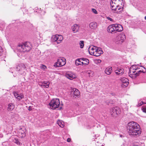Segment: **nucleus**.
<instances>
[{
	"label": "nucleus",
	"instance_id": "obj_1",
	"mask_svg": "<svg viewBox=\"0 0 146 146\" xmlns=\"http://www.w3.org/2000/svg\"><path fill=\"white\" fill-rule=\"evenodd\" d=\"M139 125L134 121L129 122L127 127V131L129 135H139L141 133L139 129Z\"/></svg>",
	"mask_w": 146,
	"mask_h": 146
},
{
	"label": "nucleus",
	"instance_id": "obj_2",
	"mask_svg": "<svg viewBox=\"0 0 146 146\" xmlns=\"http://www.w3.org/2000/svg\"><path fill=\"white\" fill-rule=\"evenodd\" d=\"M141 66L139 65H134L132 66L130 68L129 73V76L132 78H135L141 72L145 73L146 72V69L144 67H142L144 69V70H139L140 69Z\"/></svg>",
	"mask_w": 146,
	"mask_h": 146
},
{
	"label": "nucleus",
	"instance_id": "obj_3",
	"mask_svg": "<svg viewBox=\"0 0 146 146\" xmlns=\"http://www.w3.org/2000/svg\"><path fill=\"white\" fill-rule=\"evenodd\" d=\"M32 46L29 42H26L19 44L17 46V49L21 52H27L31 49Z\"/></svg>",
	"mask_w": 146,
	"mask_h": 146
},
{
	"label": "nucleus",
	"instance_id": "obj_4",
	"mask_svg": "<svg viewBox=\"0 0 146 146\" xmlns=\"http://www.w3.org/2000/svg\"><path fill=\"white\" fill-rule=\"evenodd\" d=\"M114 0H111L110 4L112 10L113 11L114 13H119L123 10V8L119 5L120 3H118Z\"/></svg>",
	"mask_w": 146,
	"mask_h": 146
},
{
	"label": "nucleus",
	"instance_id": "obj_5",
	"mask_svg": "<svg viewBox=\"0 0 146 146\" xmlns=\"http://www.w3.org/2000/svg\"><path fill=\"white\" fill-rule=\"evenodd\" d=\"M16 72H15L17 74L25 75L27 71L25 66L23 64H21L17 66L16 68Z\"/></svg>",
	"mask_w": 146,
	"mask_h": 146
},
{
	"label": "nucleus",
	"instance_id": "obj_6",
	"mask_svg": "<svg viewBox=\"0 0 146 146\" xmlns=\"http://www.w3.org/2000/svg\"><path fill=\"white\" fill-rule=\"evenodd\" d=\"M59 100L58 98L53 99L49 103L50 108L52 109H55L58 108L60 104Z\"/></svg>",
	"mask_w": 146,
	"mask_h": 146
},
{
	"label": "nucleus",
	"instance_id": "obj_7",
	"mask_svg": "<svg viewBox=\"0 0 146 146\" xmlns=\"http://www.w3.org/2000/svg\"><path fill=\"white\" fill-rule=\"evenodd\" d=\"M63 39L62 36L60 35H53L51 38L52 41L53 42H56L57 44L60 43Z\"/></svg>",
	"mask_w": 146,
	"mask_h": 146
},
{
	"label": "nucleus",
	"instance_id": "obj_8",
	"mask_svg": "<svg viewBox=\"0 0 146 146\" xmlns=\"http://www.w3.org/2000/svg\"><path fill=\"white\" fill-rule=\"evenodd\" d=\"M66 63V59L64 58H59L55 62L54 66V67H61L64 65Z\"/></svg>",
	"mask_w": 146,
	"mask_h": 146
},
{
	"label": "nucleus",
	"instance_id": "obj_9",
	"mask_svg": "<svg viewBox=\"0 0 146 146\" xmlns=\"http://www.w3.org/2000/svg\"><path fill=\"white\" fill-rule=\"evenodd\" d=\"M120 108L117 107H115L111 108L110 110V113L111 115L114 117L116 116L120 113Z\"/></svg>",
	"mask_w": 146,
	"mask_h": 146
},
{
	"label": "nucleus",
	"instance_id": "obj_10",
	"mask_svg": "<svg viewBox=\"0 0 146 146\" xmlns=\"http://www.w3.org/2000/svg\"><path fill=\"white\" fill-rule=\"evenodd\" d=\"M125 38L126 37L125 34L122 33L116 37L115 40L118 43H121L123 42Z\"/></svg>",
	"mask_w": 146,
	"mask_h": 146
},
{
	"label": "nucleus",
	"instance_id": "obj_11",
	"mask_svg": "<svg viewBox=\"0 0 146 146\" xmlns=\"http://www.w3.org/2000/svg\"><path fill=\"white\" fill-rule=\"evenodd\" d=\"M91 55L94 56H100L101 54H103V52L101 50L100 48H97V49L95 51V52H91Z\"/></svg>",
	"mask_w": 146,
	"mask_h": 146
},
{
	"label": "nucleus",
	"instance_id": "obj_12",
	"mask_svg": "<svg viewBox=\"0 0 146 146\" xmlns=\"http://www.w3.org/2000/svg\"><path fill=\"white\" fill-rule=\"evenodd\" d=\"M107 30L110 33L114 34L116 33L114 24L110 25L108 27Z\"/></svg>",
	"mask_w": 146,
	"mask_h": 146
},
{
	"label": "nucleus",
	"instance_id": "obj_13",
	"mask_svg": "<svg viewBox=\"0 0 146 146\" xmlns=\"http://www.w3.org/2000/svg\"><path fill=\"white\" fill-rule=\"evenodd\" d=\"M114 25L116 33L117 32H121L123 30V27L120 24H114Z\"/></svg>",
	"mask_w": 146,
	"mask_h": 146
},
{
	"label": "nucleus",
	"instance_id": "obj_14",
	"mask_svg": "<svg viewBox=\"0 0 146 146\" xmlns=\"http://www.w3.org/2000/svg\"><path fill=\"white\" fill-rule=\"evenodd\" d=\"M124 70L121 68L118 67L115 70V73L117 75L121 76L124 73Z\"/></svg>",
	"mask_w": 146,
	"mask_h": 146
},
{
	"label": "nucleus",
	"instance_id": "obj_15",
	"mask_svg": "<svg viewBox=\"0 0 146 146\" xmlns=\"http://www.w3.org/2000/svg\"><path fill=\"white\" fill-rule=\"evenodd\" d=\"M66 76L67 78L70 80H72L76 77L74 74L71 72H67L66 74Z\"/></svg>",
	"mask_w": 146,
	"mask_h": 146
},
{
	"label": "nucleus",
	"instance_id": "obj_16",
	"mask_svg": "<svg viewBox=\"0 0 146 146\" xmlns=\"http://www.w3.org/2000/svg\"><path fill=\"white\" fill-rule=\"evenodd\" d=\"M120 80L123 84V85L125 87H127L129 84V80L125 78H122Z\"/></svg>",
	"mask_w": 146,
	"mask_h": 146
},
{
	"label": "nucleus",
	"instance_id": "obj_17",
	"mask_svg": "<svg viewBox=\"0 0 146 146\" xmlns=\"http://www.w3.org/2000/svg\"><path fill=\"white\" fill-rule=\"evenodd\" d=\"M13 94L15 97L19 100H20L24 97V95L22 94H19L15 92H13Z\"/></svg>",
	"mask_w": 146,
	"mask_h": 146
},
{
	"label": "nucleus",
	"instance_id": "obj_18",
	"mask_svg": "<svg viewBox=\"0 0 146 146\" xmlns=\"http://www.w3.org/2000/svg\"><path fill=\"white\" fill-rule=\"evenodd\" d=\"M89 27L91 29L95 30L97 28L98 24L96 22H92L90 24Z\"/></svg>",
	"mask_w": 146,
	"mask_h": 146
},
{
	"label": "nucleus",
	"instance_id": "obj_19",
	"mask_svg": "<svg viewBox=\"0 0 146 146\" xmlns=\"http://www.w3.org/2000/svg\"><path fill=\"white\" fill-rule=\"evenodd\" d=\"M79 28V26L76 24H74L72 27V30L74 33L77 32L78 31Z\"/></svg>",
	"mask_w": 146,
	"mask_h": 146
},
{
	"label": "nucleus",
	"instance_id": "obj_20",
	"mask_svg": "<svg viewBox=\"0 0 146 146\" xmlns=\"http://www.w3.org/2000/svg\"><path fill=\"white\" fill-rule=\"evenodd\" d=\"M112 72V68L111 67H108L105 70V73L109 75L111 74Z\"/></svg>",
	"mask_w": 146,
	"mask_h": 146
},
{
	"label": "nucleus",
	"instance_id": "obj_21",
	"mask_svg": "<svg viewBox=\"0 0 146 146\" xmlns=\"http://www.w3.org/2000/svg\"><path fill=\"white\" fill-rule=\"evenodd\" d=\"M73 90L74 91V97L75 98H76V97H78V96H79L80 94V92L76 88L74 89Z\"/></svg>",
	"mask_w": 146,
	"mask_h": 146
},
{
	"label": "nucleus",
	"instance_id": "obj_22",
	"mask_svg": "<svg viewBox=\"0 0 146 146\" xmlns=\"http://www.w3.org/2000/svg\"><path fill=\"white\" fill-rule=\"evenodd\" d=\"M97 48L95 46H90L88 48V51L90 54L91 55V52H95Z\"/></svg>",
	"mask_w": 146,
	"mask_h": 146
},
{
	"label": "nucleus",
	"instance_id": "obj_23",
	"mask_svg": "<svg viewBox=\"0 0 146 146\" xmlns=\"http://www.w3.org/2000/svg\"><path fill=\"white\" fill-rule=\"evenodd\" d=\"M14 108V105L13 103L9 104L8 107V110L9 111H12Z\"/></svg>",
	"mask_w": 146,
	"mask_h": 146
},
{
	"label": "nucleus",
	"instance_id": "obj_24",
	"mask_svg": "<svg viewBox=\"0 0 146 146\" xmlns=\"http://www.w3.org/2000/svg\"><path fill=\"white\" fill-rule=\"evenodd\" d=\"M49 82H44L42 83V85H40L42 86H43V88H48L49 86ZM39 85H40L39 84Z\"/></svg>",
	"mask_w": 146,
	"mask_h": 146
},
{
	"label": "nucleus",
	"instance_id": "obj_25",
	"mask_svg": "<svg viewBox=\"0 0 146 146\" xmlns=\"http://www.w3.org/2000/svg\"><path fill=\"white\" fill-rule=\"evenodd\" d=\"M26 131V129L24 128H21L19 131L20 133H21V135H23L22 136H23L25 132Z\"/></svg>",
	"mask_w": 146,
	"mask_h": 146
},
{
	"label": "nucleus",
	"instance_id": "obj_26",
	"mask_svg": "<svg viewBox=\"0 0 146 146\" xmlns=\"http://www.w3.org/2000/svg\"><path fill=\"white\" fill-rule=\"evenodd\" d=\"M82 60L83 61L84 64H88L89 63V60L87 58H82Z\"/></svg>",
	"mask_w": 146,
	"mask_h": 146
},
{
	"label": "nucleus",
	"instance_id": "obj_27",
	"mask_svg": "<svg viewBox=\"0 0 146 146\" xmlns=\"http://www.w3.org/2000/svg\"><path fill=\"white\" fill-rule=\"evenodd\" d=\"M14 142L18 145H21L22 144L19 141L18 139L17 138H14Z\"/></svg>",
	"mask_w": 146,
	"mask_h": 146
},
{
	"label": "nucleus",
	"instance_id": "obj_28",
	"mask_svg": "<svg viewBox=\"0 0 146 146\" xmlns=\"http://www.w3.org/2000/svg\"><path fill=\"white\" fill-rule=\"evenodd\" d=\"M79 45H80V48H82L84 46V41H80L79 43Z\"/></svg>",
	"mask_w": 146,
	"mask_h": 146
},
{
	"label": "nucleus",
	"instance_id": "obj_29",
	"mask_svg": "<svg viewBox=\"0 0 146 146\" xmlns=\"http://www.w3.org/2000/svg\"><path fill=\"white\" fill-rule=\"evenodd\" d=\"M57 123L58 124V125L60 127H64V125L63 124V123H62L61 121H57Z\"/></svg>",
	"mask_w": 146,
	"mask_h": 146
},
{
	"label": "nucleus",
	"instance_id": "obj_30",
	"mask_svg": "<svg viewBox=\"0 0 146 146\" xmlns=\"http://www.w3.org/2000/svg\"><path fill=\"white\" fill-rule=\"evenodd\" d=\"M40 68L41 69L44 70L46 68V67L44 65L42 64L40 66Z\"/></svg>",
	"mask_w": 146,
	"mask_h": 146
},
{
	"label": "nucleus",
	"instance_id": "obj_31",
	"mask_svg": "<svg viewBox=\"0 0 146 146\" xmlns=\"http://www.w3.org/2000/svg\"><path fill=\"white\" fill-rule=\"evenodd\" d=\"M92 11L93 13L95 14H97V11L94 9H92Z\"/></svg>",
	"mask_w": 146,
	"mask_h": 146
},
{
	"label": "nucleus",
	"instance_id": "obj_32",
	"mask_svg": "<svg viewBox=\"0 0 146 146\" xmlns=\"http://www.w3.org/2000/svg\"><path fill=\"white\" fill-rule=\"evenodd\" d=\"M143 102H140L137 105L138 106H141L142 105H143Z\"/></svg>",
	"mask_w": 146,
	"mask_h": 146
},
{
	"label": "nucleus",
	"instance_id": "obj_33",
	"mask_svg": "<svg viewBox=\"0 0 146 146\" xmlns=\"http://www.w3.org/2000/svg\"><path fill=\"white\" fill-rule=\"evenodd\" d=\"M3 51V49L1 46H0V56L1 55Z\"/></svg>",
	"mask_w": 146,
	"mask_h": 146
},
{
	"label": "nucleus",
	"instance_id": "obj_34",
	"mask_svg": "<svg viewBox=\"0 0 146 146\" xmlns=\"http://www.w3.org/2000/svg\"><path fill=\"white\" fill-rule=\"evenodd\" d=\"M142 110L144 112L146 113V107L142 109Z\"/></svg>",
	"mask_w": 146,
	"mask_h": 146
},
{
	"label": "nucleus",
	"instance_id": "obj_35",
	"mask_svg": "<svg viewBox=\"0 0 146 146\" xmlns=\"http://www.w3.org/2000/svg\"><path fill=\"white\" fill-rule=\"evenodd\" d=\"M107 18L108 20H110L111 21H113V19L111 18H110V17H107Z\"/></svg>",
	"mask_w": 146,
	"mask_h": 146
},
{
	"label": "nucleus",
	"instance_id": "obj_36",
	"mask_svg": "<svg viewBox=\"0 0 146 146\" xmlns=\"http://www.w3.org/2000/svg\"><path fill=\"white\" fill-rule=\"evenodd\" d=\"M81 60H82V58L78 59L76 60V61H78V62L81 63Z\"/></svg>",
	"mask_w": 146,
	"mask_h": 146
},
{
	"label": "nucleus",
	"instance_id": "obj_37",
	"mask_svg": "<svg viewBox=\"0 0 146 146\" xmlns=\"http://www.w3.org/2000/svg\"><path fill=\"white\" fill-rule=\"evenodd\" d=\"M76 65H79L80 64H81L79 63V62H78V61H77L76 60Z\"/></svg>",
	"mask_w": 146,
	"mask_h": 146
},
{
	"label": "nucleus",
	"instance_id": "obj_38",
	"mask_svg": "<svg viewBox=\"0 0 146 146\" xmlns=\"http://www.w3.org/2000/svg\"><path fill=\"white\" fill-rule=\"evenodd\" d=\"M67 141L68 142H70L71 141V139L70 138H68L67 139Z\"/></svg>",
	"mask_w": 146,
	"mask_h": 146
},
{
	"label": "nucleus",
	"instance_id": "obj_39",
	"mask_svg": "<svg viewBox=\"0 0 146 146\" xmlns=\"http://www.w3.org/2000/svg\"><path fill=\"white\" fill-rule=\"evenodd\" d=\"M119 3L120 4H121L123 2V0H119Z\"/></svg>",
	"mask_w": 146,
	"mask_h": 146
},
{
	"label": "nucleus",
	"instance_id": "obj_40",
	"mask_svg": "<svg viewBox=\"0 0 146 146\" xmlns=\"http://www.w3.org/2000/svg\"><path fill=\"white\" fill-rule=\"evenodd\" d=\"M113 1H115V2H117L118 3H119V0H114Z\"/></svg>",
	"mask_w": 146,
	"mask_h": 146
},
{
	"label": "nucleus",
	"instance_id": "obj_41",
	"mask_svg": "<svg viewBox=\"0 0 146 146\" xmlns=\"http://www.w3.org/2000/svg\"><path fill=\"white\" fill-rule=\"evenodd\" d=\"M143 67V66H141V67H142V68H141V70H144V69L142 67Z\"/></svg>",
	"mask_w": 146,
	"mask_h": 146
},
{
	"label": "nucleus",
	"instance_id": "obj_42",
	"mask_svg": "<svg viewBox=\"0 0 146 146\" xmlns=\"http://www.w3.org/2000/svg\"><path fill=\"white\" fill-rule=\"evenodd\" d=\"M31 110V107L29 106V110L30 111Z\"/></svg>",
	"mask_w": 146,
	"mask_h": 146
},
{
	"label": "nucleus",
	"instance_id": "obj_43",
	"mask_svg": "<svg viewBox=\"0 0 146 146\" xmlns=\"http://www.w3.org/2000/svg\"><path fill=\"white\" fill-rule=\"evenodd\" d=\"M81 64H84L83 62H81Z\"/></svg>",
	"mask_w": 146,
	"mask_h": 146
},
{
	"label": "nucleus",
	"instance_id": "obj_44",
	"mask_svg": "<svg viewBox=\"0 0 146 146\" xmlns=\"http://www.w3.org/2000/svg\"><path fill=\"white\" fill-rule=\"evenodd\" d=\"M145 19L146 20V16L145 17Z\"/></svg>",
	"mask_w": 146,
	"mask_h": 146
},
{
	"label": "nucleus",
	"instance_id": "obj_45",
	"mask_svg": "<svg viewBox=\"0 0 146 146\" xmlns=\"http://www.w3.org/2000/svg\"><path fill=\"white\" fill-rule=\"evenodd\" d=\"M145 59H146V57L144 58Z\"/></svg>",
	"mask_w": 146,
	"mask_h": 146
}]
</instances>
